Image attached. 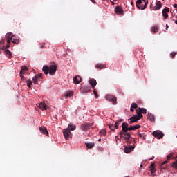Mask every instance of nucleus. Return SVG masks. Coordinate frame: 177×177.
I'll return each instance as SVG.
<instances>
[{
  "label": "nucleus",
  "mask_w": 177,
  "mask_h": 177,
  "mask_svg": "<svg viewBox=\"0 0 177 177\" xmlns=\"http://www.w3.org/2000/svg\"><path fill=\"white\" fill-rule=\"evenodd\" d=\"M162 5L161 4V1H158L156 5L152 8L153 10H160Z\"/></svg>",
  "instance_id": "nucleus-13"
},
{
  "label": "nucleus",
  "mask_w": 177,
  "mask_h": 177,
  "mask_svg": "<svg viewBox=\"0 0 177 177\" xmlns=\"http://www.w3.org/2000/svg\"><path fill=\"white\" fill-rule=\"evenodd\" d=\"M6 38L7 39V44H10L12 39H13V34L12 32H8L6 35Z\"/></svg>",
  "instance_id": "nucleus-9"
},
{
  "label": "nucleus",
  "mask_w": 177,
  "mask_h": 177,
  "mask_svg": "<svg viewBox=\"0 0 177 177\" xmlns=\"http://www.w3.org/2000/svg\"><path fill=\"white\" fill-rule=\"evenodd\" d=\"M110 2H111V5H115V3H114L113 1H111V0L110 1Z\"/></svg>",
  "instance_id": "nucleus-51"
},
{
  "label": "nucleus",
  "mask_w": 177,
  "mask_h": 177,
  "mask_svg": "<svg viewBox=\"0 0 177 177\" xmlns=\"http://www.w3.org/2000/svg\"><path fill=\"white\" fill-rule=\"evenodd\" d=\"M85 145L87 149H93V147H95V143L93 142H90V143L86 142Z\"/></svg>",
  "instance_id": "nucleus-23"
},
{
  "label": "nucleus",
  "mask_w": 177,
  "mask_h": 177,
  "mask_svg": "<svg viewBox=\"0 0 177 177\" xmlns=\"http://www.w3.org/2000/svg\"><path fill=\"white\" fill-rule=\"evenodd\" d=\"M39 131L44 133V135H48L49 133H48V130L46 129V127H39Z\"/></svg>",
  "instance_id": "nucleus-20"
},
{
  "label": "nucleus",
  "mask_w": 177,
  "mask_h": 177,
  "mask_svg": "<svg viewBox=\"0 0 177 177\" xmlns=\"http://www.w3.org/2000/svg\"><path fill=\"white\" fill-rule=\"evenodd\" d=\"M149 1L147 0H137L136 3V6H137L138 9H140L141 10H145L146 8H147V4Z\"/></svg>",
  "instance_id": "nucleus-3"
},
{
  "label": "nucleus",
  "mask_w": 177,
  "mask_h": 177,
  "mask_svg": "<svg viewBox=\"0 0 177 177\" xmlns=\"http://www.w3.org/2000/svg\"><path fill=\"white\" fill-rule=\"evenodd\" d=\"M169 12V8L165 7L162 10V16L165 19H168V12Z\"/></svg>",
  "instance_id": "nucleus-12"
},
{
  "label": "nucleus",
  "mask_w": 177,
  "mask_h": 177,
  "mask_svg": "<svg viewBox=\"0 0 177 177\" xmlns=\"http://www.w3.org/2000/svg\"><path fill=\"white\" fill-rule=\"evenodd\" d=\"M107 133V131L106 129H103L100 131V135H104L106 136Z\"/></svg>",
  "instance_id": "nucleus-35"
},
{
  "label": "nucleus",
  "mask_w": 177,
  "mask_h": 177,
  "mask_svg": "<svg viewBox=\"0 0 177 177\" xmlns=\"http://www.w3.org/2000/svg\"><path fill=\"white\" fill-rule=\"evenodd\" d=\"M138 135L140 138H142V139H143L144 140H146V135L145 134V133H138Z\"/></svg>",
  "instance_id": "nucleus-30"
},
{
  "label": "nucleus",
  "mask_w": 177,
  "mask_h": 177,
  "mask_svg": "<svg viewBox=\"0 0 177 177\" xmlns=\"http://www.w3.org/2000/svg\"><path fill=\"white\" fill-rule=\"evenodd\" d=\"M134 149H135V146H133V145L125 146L124 148V153L128 154V153L133 151Z\"/></svg>",
  "instance_id": "nucleus-8"
},
{
  "label": "nucleus",
  "mask_w": 177,
  "mask_h": 177,
  "mask_svg": "<svg viewBox=\"0 0 177 177\" xmlns=\"http://www.w3.org/2000/svg\"><path fill=\"white\" fill-rule=\"evenodd\" d=\"M28 88H31V85H32V80L31 79H28L26 82Z\"/></svg>",
  "instance_id": "nucleus-31"
},
{
  "label": "nucleus",
  "mask_w": 177,
  "mask_h": 177,
  "mask_svg": "<svg viewBox=\"0 0 177 177\" xmlns=\"http://www.w3.org/2000/svg\"><path fill=\"white\" fill-rule=\"evenodd\" d=\"M121 121H124V120H120L115 122V128L116 129H118V127H120V122H121Z\"/></svg>",
  "instance_id": "nucleus-34"
},
{
  "label": "nucleus",
  "mask_w": 177,
  "mask_h": 177,
  "mask_svg": "<svg viewBox=\"0 0 177 177\" xmlns=\"http://www.w3.org/2000/svg\"><path fill=\"white\" fill-rule=\"evenodd\" d=\"M115 13H118L119 15H122L124 13V10H122V8L121 6H118L115 8Z\"/></svg>",
  "instance_id": "nucleus-14"
},
{
  "label": "nucleus",
  "mask_w": 177,
  "mask_h": 177,
  "mask_svg": "<svg viewBox=\"0 0 177 177\" xmlns=\"http://www.w3.org/2000/svg\"><path fill=\"white\" fill-rule=\"evenodd\" d=\"M109 128L111 129V131H115V127L113 124H109Z\"/></svg>",
  "instance_id": "nucleus-40"
},
{
  "label": "nucleus",
  "mask_w": 177,
  "mask_h": 177,
  "mask_svg": "<svg viewBox=\"0 0 177 177\" xmlns=\"http://www.w3.org/2000/svg\"><path fill=\"white\" fill-rule=\"evenodd\" d=\"M151 160H154V156H152L151 158H150L149 160L151 161Z\"/></svg>",
  "instance_id": "nucleus-50"
},
{
  "label": "nucleus",
  "mask_w": 177,
  "mask_h": 177,
  "mask_svg": "<svg viewBox=\"0 0 177 177\" xmlns=\"http://www.w3.org/2000/svg\"><path fill=\"white\" fill-rule=\"evenodd\" d=\"M174 8L175 9H177V4H174Z\"/></svg>",
  "instance_id": "nucleus-49"
},
{
  "label": "nucleus",
  "mask_w": 177,
  "mask_h": 177,
  "mask_svg": "<svg viewBox=\"0 0 177 177\" xmlns=\"http://www.w3.org/2000/svg\"><path fill=\"white\" fill-rule=\"evenodd\" d=\"M80 91L82 93H86L88 92H91V87H81Z\"/></svg>",
  "instance_id": "nucleus-17"
},
{
  "label": "nucleus",
  "mask_w": 177,
  "mask_h": 177,
  "mask_svg": "<svg viewBox=\"0 0 177 177\" xmlns=\"http://www.w3.org/2000/svg\"><path fill=\"white\" fill-rule=\"evenodd\" d=\"M93 3H96V1L95 0H91Z\"/></svg>",
  "instance_id": "nucleus-48"
},
{
  "label": "nucleus",
  "mask_w": 177,
  "mask_h": 177,
  "mask_svg": "<svg viewBox=\"0 0 177 177\" xmlns=\"http://www.w3.org/2000/svg\"><path fill=\"white\" fill-rule=\"evenodd\" d=\"M73 95H74V92L70 91L66 93L65 96H66L67 97H70V96H73Z\"/></svg>",
  "instance_id": "nucleus-33"
},
{
  "label": "nucleus",
  "mask_w": 177,
  "mask_h": 177,
  "mask_svg": "<svg viewBox=\"0 0 177 177\" xmlns=\"http://www.w3.org/2000/svg\"><path fill=\"white\" fill-rule=\"evenodd\" d=\"M36 75H38L39 77H40V79L42 78V73H39V74H37Z\"/></svg>",
  "instance_id": "nucleus-45"
},
{
  "label": "nucleus",
  "mask_w": 177,
  "mask_h": 177,
  "mask_svg": "<svg viewBox=\"0 0 177 177\" xmlns=\"http://www.w3.org/2000/svg\"><path fill=\"white\" fill-rule=\"evenodd\" d=\"M93 125V123H84L81 125V129L82 131H84L86 132V131H88V129H91V127Z\"/></svg>",
  "instance_id": "nucleus-7"
},
{
  "label": "nucleus",
  "mask_w": 177,
  "mask_h": 177,
  "mask_svg": "<svg viewBox=\"0 0 177 177\" xmlns=\"http://www.w3.org/2000/svg\"><path fill=\"white\" fill-rule=\"evenodd\" d=\"M171 167L177 169V160L172 163Z\"/></svg>",
  "instance_id": "nucleus-42"
},
{
  "label": "nucleus",
  "mask_w": 177,
  "mask_h": 177,
  "mask_svg": "<svg viewBox=\"0 0 177 177\" xmlns=\"http://www.w3.org/2000/svg\"><path fill=\"white\" fill-rule=\"evenodd\" d=\"M88 82H89L92 89H95V86H96V85L97 84V82H96V80H95V79H90L88 80Z\"/></svg>",
  "instance_id": "nucleus-11"
},
{
  "label": "nucleus",
  "mask_w": 177,
  "mask_h": 177,
  "mask_svg": "<svg viewBox=\"0 0 177 177\" xmlns=\"http://www.w3.org/2000/svg\"><path fill=\"white\" fill-rule=\"evenodd\" d=\"M75 125L73 124H70L68 126V128H66V129H68L69 131H75Z\"/></svg>",
  "instance_id": "nucleus-25"
},
{
  "label": "nucleus",
  "mask_w": 177,
  "mask_h": 177,
  "mask_svg": "<svg viewBox=\"0 0 177 177\" xmlns=\"http://www.w3.org/2000/svg\"><path fill=\"white\" fill-rule=\"evenodd\" d=\"M151 30L153 34H156V32H158V26H153L151 28Z\"/></svg>",
  "instance_id": "nucleus-29"
},
{
  "label": "nucleus",
  "mask_w": 177,
  "mask_h": 177,
  "mask_svg": "<svg viewBox=\"0 0 177 177\" xmlns=\"http://www.w3.org/2000/svg\"><path fill=\"white\" fill-rule=\"evenodd\" d=\"M56 70H57V66L56 65H50L48 66H44L42 71L44 72L46 75L50 74V75H55L56 74Z\"/></svg>",
  "instance_id": "nucleus-2"
},
{
  "label": "nucleus",
  "mask_w": 177,
  "mask_h": 177,
  "mask_svg": "<svg viewBox=\"0 0 177 177\" xmlns=\"http://www.w3.org/2000/svg\"><path fill=\"white\" fill-rule=\"evenodd\" d=\"M10 46V44H8L6 46L5 50H8V48H9Z\"/></svg>",
  "instance_id": "nucleus-43"
},
{
  "label": "nucleus",
  "mask_w": 177,
  "mask_h": 177,
  "mask_svg": "<svg viewBox=\"0 0 177 177\" xmlns=\"http://www.w3.org/2000/svg\"><path fill=\"white\" fill-rule=\"evenodd\" d=\"M28 71V68L26 66H22L19 74H24Z\"/></svg>",
  "instance_id": "nucleus-19"
},
{
  "label": "nucleus",
  "mask_w": 177,
  "mask_h": 177,
  "mask_svg": "<svg viewBox=\"0 0 177 177\" xmlns=\"http://www.w3.org/2000/svg\"><path fill=\"white\" fill-rule=\"evenodd\" d=\"M63 133L65 139H68L71 135V132L68 130V129H64L63 130Z\"/></svg>",
  "instance_id": "nucleus-10"
},
{
  "label": "nucleus",
  "mask_w": 177,
  "mask_h": 177,
  "mask_svg": "<svg viewBox=\"0 0 177 177\" xmlns=\"http://www.w3.org/2000/svg\"><path fill=\"white\" fill-rule=\"evenodd\" d=\"M152 135L154 138H157V139H162L164 138V133L160 131H153Z\"/></svg>",
  "instance_id": "nucleus-6"
},
{
  "label": "nucleus",
  "mask_w": 177,
  "mask_h": 177,
  "mask_svg": "<svg viewBox=\"0 0 177 177\" xmlns=\"http://www.w3.org/2000/svg\"><path fill=\"white\" fill-rule=\"evenodd\" d=\"M131 5H133V1H131Z\"/></svg>",
  "instance_id": "nucleus-52"
},
{
  "label": "nucleus",
  "mask_w": 177,
  "mask_h": 177,
  "mask_svg": "<svg viewBox=\"0 0 177 177\" xmlns=\"http://www.w3.org/2000/svg\"><path fill=\"white\" fill-rule=\"evenodd\" d=\"M11 42H12V44H19V40L17 39H12Z\"/></svg>",
  "instance_id": "nucleus-37"
},
{
  "label": "nucleus",
  "mask_w": 177,
  "mask_h": 177,
  "mask_svg": "<svg viewBox=\"0 0 177 177\" xmlns=\"http://www.w3.org/2000/svg\"><path fill=\"white\" fill-rule=\"evenodd\" d=\"M39 106L41 110H48V106H46V104H45L44 102H40Z\"/></svg>",
  "instance_id": "nucleus-18"
},
{
  "label": "nucleus",
  "mask_w": 177,
  "mask_h": 177,
  "mask_svg": "<svg viewBox=\"0 0 177 177\" xmlns=\"http://www.w3.org/2000/svg\"><path fill=\"white\" fill-rule=\"evenodd\" d=\"M175 24H177V19L175 21Z\"/></svg>",
  "instance_id": "nucleus-54"
},
{
  "label": "nucleus",
  "mask_w": 177,
  "mask_h": 177,
  "mask_svg": "<svg viewBox=\"0 0 177 177\" xmlns=\"http://www.w3.org/2000/svg\"><path fill=\"white\" fill-rule=\"evenodd\" d=\"M143 3H141V5H144Z\"/></svg>",
  "instance_id": "nucleus-57"
},
{
  "label": "nucleus",
  "mask_w": 177,
  "mask_h": 177,
  "mask_svg": "<svg viewBox=\"0 0 177 177\" xmlns=\"http://www.w3.org/2000/svg\"><path fill=\"white\" fill-rule=\"evenodd\" d=\"M106 100H108V102H111V103H113V104L114 105L117 104V97H115V96L111 95H107L106 96Z\"/></svg>",
  "instance_id": "nucleus-5"
},
{
  "label": "nucleus",
  "mask_w": 177,
  "mask_h": 177,
  "mask_svg": "<svg viewBox=\"0 0 177 177\" xmlns=\"http://www.w3.org/2000/svg\"><path fill=\"white\" fill-rule=\"evenodd\" d=\"M129 124H133L134 122H137V121H139V118H138V115H134L130 118Z\"/></svg>",
  "instance_id": "nucleus-16"
},
{
  "label": "nucleus",
  "mask_w": 177,
  "mask_h": 177,
  "mask_svg": "<svg viewBox=\"0 0 177 177\" xmlns=\"http://www.w3.org/2000/svg\"><path fill=\"white\" fill-rule=\"evenodd\" d=\"M130 110H131V113H133V111H135V110H133V108H132L131 106Z\"/></svg>",
  "instance_id": "nucleus-47"
},
{
  "label": "nucleus",
  "mask_w": 177,
  "mask_h": 177,
  "mask_svg": "<svg viewBox=\"0 0 177 177\" xmlns=\"http://www.w3.org/2000/svg\"><path fill=\"white\" fill-rule=\"evenodd\" d=\"M19 75H20L21 80H24L25 77H24V76H23V74H19Z\"/></svg>",
  "instance_id": "nucleus-46"
},
{
  "label": "nucleus",
  "mask_w": 177,
  "mask_h": 177,
  "mask_svg": "<svg viewBox=\"0 0 177 177\" xmlns=\"http://www.w3.org/2000/svg\"><path fill=\"white\" fill-rule=\"evenodd\" d=\"M176 55H177V53L173 52V53H171L170 56H171V59H174L175 56H176Z\"/></svg>",
  "instance_id": "nucleus-39"
},
{
  "label": "nucleus",
  "mask_w": 177,
  "mask_h": 177,
  "mask_svg": "<svg viewBox=\"0 0 177 177\" xmlns=\"http://www.w3.org/2000/svg\"><path fill=\"white\" fill-rule=\"evenodd\" d=\"M101 141H102V139H99V140H98V142H101Z\"/></svg>",
  "instance_id": "nucleus-53"
},
{
  "label": "nucleus",
  "mask_w": 177,
  "mask_h": 177,
  "mask_svg": "<svg viewBox=\"0 0 177 177\" xmlns=\"http://www.w3.org/2000/svg\"><path fill=\"white\" fill-rule=\"evenodd\" d=\"M171 157H172V154H169L168 156H167V160H171Z\"/></svg>",
  "instance_id": "nucleus-44"
},
{
  "label": "nucleus",
  "mask_w": 177,
  "mask_h": 177,
  "mask_svg": "<svg viewBox=\"0 0 177 177\" xmlns=\"http://www.w3.org/2000/svg\"><path fill=\"white\" fill-rule=\"evenodd\" d=\"M136 111L137 113V118H139V120L143 118V115H142V112H140V111L136 109Z\"/></svg>",
  "instance_id": "nucleus-27"
},
{
  "label": "nucleus",
  "mask_w": 177,
  "mask_h": 177,
  "mask_svg": "<svg viewBox=\"0 0 177 177\" xmlns=\"http://www.w3.org/2000/svg\"><path fill=\"white\" fill-rule=\"evenodd\" d=\"M138 110L142 114H146L147 113V110L145 108H138Z\"/></svg>",
  "instance_id": "nucleus-32"
},
{
  "label": "nucleus",
  "mask_w": 177,
  "mask_h": 177,
  "mask_svg": "<svg viewBox=\"0 0 177 177\" xmlns=\"http://www.w3.org/2000/svg\"><path fill=\"white\" fill-rule=\"evenodd\" d=\"M167 28H168V24L166 25Z\"/></svg>",
  "instance_id": "nucleus-55"
},
{
  "label": "nucleus",
  "mask_w": 177,
  "mask_h": 177,
  "mask_svg": "<svg viewBox=\"0 0 177 177\" xmlns=\"http://www.w3.org/2000/svg\"><path fill=\"white\" fill-rule=\"evenodd\" d=\"M96 68H99L100 70H102L103 68H106V65L103 64H97L95 66Z\"/></svg>",
  "instance_id": "nucleus-26"
},
{
  "label": "nucleus",
  "mask_w": 177,
  "mask_h": 177,
  "mask_svg": "<svg viewBox=\"0 0 177 177\" xmlns=\"http://www.w3.org/2000/svg\"><path fill=\"white\" fill-rule=\"evenodd\" d=\"M115 2L117 1V0H113Z\"/></svg>",
  "instance_id": "nucleus-58"
},
{
  "label": "nucleus",
  "mask_w": 177,
  "mask_h": 177,
  "mask_svg": "<svg viewBox=\"0 0 177 177\" xmlns=\"http://www.w3.org/2000/svg\"><path fill=\"white\" fill-rule=\"evenodd\" d=\"M148 118L149 119V120L151 121V122H154L155 120H154V115L148 113Z\"/></svg>",
  "instance_id": "nucleus-28"
},
{
  "label": "nucleus",
  "mask_w": 177,
  "mask_h": 177,
  "mask_svg": "<svg viewBox=\"0 0 177 177\" xmlns=\"http://www.w3.org/2000/svg\"><path fill=\"white\" fill-rule=\"evenodd\" d=\"M131 107V109H138V104L136 103H132Z\"/></svg>",
  "instance_id": "nucleus-41"
},
{
  "label": "nucleus",
  "mask_w": 177,
  "mask_h": 177,
  "mask_svg": "<svg viewBox=\"0 0 177 177\" xmlns=\"http://www.w3.org/2000/svg\"><path fill=\"white\" fill-rule=\"evenodd\" d=\"M120 138H124L127 143V145H131L132 143V136L129 133H122V135H120Z\"/></svg>",
  "instance_id": "nucleus-4"
},
{
  "label": "nucleus",
  "mask_w": 177,
  "mask_h": 177,
  "mask_svg": "<svg viewBox=\"0 0 177 177\" xmlns=\"http://www.w3.org/2000/svg\"><path fill=\"white\" fill-rule=\"evenodd\" d=\"M122 131L119 133V135H121L122 136V133H124V132L125 133H128L129 131H136V129H139V128H140V124H137L135 126H130L128 124V123L124 122L122 124Z\"/></svg>",
  "instance_id": "nucleus-1"
},
{
  "label": "nucleus",
  "mask_w": 177,
  "mask_h": 177,
  "mask_svg": "<svg viewBox=\"0 0 177 177\" xmlns=\"http://www.w3.org/2000/svg\"><path fill=\"white\" fill-rule=\"evenodd\" d=\"M168 163L167 160L164 161L162 164H161V168L162 169H165L167 168V166L164 167V165H165V164Z\"/></svg>",
  "instance_id": "nucleus-36"
},
{
  "label": "nucleus",
  "mask_w": 177,
  "mask_h": 177,
  "mask_svg": "<svg viewBox=\"0 0 177 177\" xmlns=\"http://www.w3.org/2000/svg\"><path fill=\"white\" fill-rule=\"evenodd\" d=\"M93 93L95 96V99H97L99 97V95L97 94V91H96V89L93 88Z\"/></svg>",
  "instance_id": "nucleus-38"
},
{
  "label": "nucleus",
  "mask_w": 177,
  "mask_h": 177,
  "mask_svg": "<svg viewBox=\"0 0 177 177\" xmlns=\"http://www.w3.org/2000/svg\"><path fill=\"white\" fill-rule=\"evenodd\" d=\"M156 165L154 163L151 164L150 171L151 174H154L156 172Z\"/></svg>",
  "instance_id": "nucleus-21"
},
{
  "label": "nucleus",
  "mask_w": 177,
  "mask_h": 177,
  "mask_svg": "<svg viewBox=\"0 0 177 177\" xmlns=\"http://www.w3.org/2000/svg\"><path fill=\"white\" fill-rule=\"evenodd\" d=\"M6 56L8 57V59H12L13 56L12 55V53L9 50H5Z\"/></svg>",
  "instance_id": "nucleus-22"
},
{
  "label": "nucleus",
  "mask_w": 177,
  "mask_h": 177,
  "mask_svg": "<svg viewBox=\"0 0 177 177\" xmlns=\"http://www.w3.org/2000/svg\"><path fill=\"white\" fill-rule=\"evenodd\" d=\"M39 80H41L39 76L37 75H35L32 78V81H33L34 84H38V81H39Z\"/></svg>",
  "instance_id": "nucleus-24"
},
{
  "label": "nucleus",
  "mask_w": 177,
  "mask_h": 177,
  "mask_svg": "<svg viewBox=\"0 0 177 177\" xmlns=\"http://www.w3.org/2000/svg\"><path fill=\"white\" fill-rule=\"evenodd\" d=\"M140 167H143V165H140Z\"/></svg>",
  "instance_id": "nucleus-56"
},
{
  "label": "nucleus",
  "mask_w": 177,
  "mask_h": 177,
  "mask_svg": "<svg viewBox=\"0 0 177 177\" xmlns=\"http://www.w3.org/2000/svg\"><path fill=\"white\" fill-rule=\"evenodd\" d=\"M81 76L80 75H77V76H75L73 77V82L75 84H78L81 82Z\"/></svg>",
  "instance_id": "nucleus-15"
}]
</instances>
